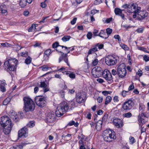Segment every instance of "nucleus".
Listing matches in <instances>:
<instances>
[{"instance_id": "obj_29", "label": "nucleus", "mask_w": 149, "mask_h": 149, "mask_svg": "<svg viewBox=\"0 0 149 149\" xmlns=\"http://www.w3.org/2000/svg\"><path fill=\"white\" fill-rule=\"evenodd\" d=\"M112 100L111 97L109 96H108L106 98V100L105 102V105H107L110 102H111Z\"/></svg>"}, {"instance_id": "obj_60", "label": "nucleus", "mask_w": 149, "mask_h": 149, "mask_svg": "<svg viewBox=\"0 0 149 149\" xmlns=\"http://www.w3.org/2000/svg\"><path fill=\"white\" fill-rule=\"evenodd\" d=\"M134 87L133 83H132L131 85L129 86L128 88V91H129L130 90H133L134 89Z\"/></svg>"}, {"instance_id": "obj_13", "label": "nucleus", "mask_w": 149, "mask_h": 149, "mask_svg": "<svg viewBox=\"0 0 149 149\" xmlns=\"http://www.w3.org/2000/svg\"><path fill=\"white\" fill-rule=\"evenodd\" d=\"M102 75V77L107 81H111L112 79L111 72L107 69H105L103 71Z\"/></svg>"}, {"instance_id": "obj_18", "label": "nucleus", "mask_w": 149, "mask_h": 149, "mask_svg": "<svg viewBox=\"0 0 149 149\" xmlns=\"http://www.w3.org/2000/svg\"><path fill=\"white\" fill-rule=\"evenodd\" d=\"M137 6V4L135 3L130 4L127 11L130 13H133L135 12L136 9L138 8Z\"/></svg>"}, {"instance_id": "obj_57", "label": "nucleus", "mask_w": 149, "mask_h": 149, "mask_svg": "<svg viewBox=\"0 0 149 149\" xmlns=\"http://www.w3.org/2000/svg\"><path fill=\"white\" fill-rule=\"evenodd\" d=\"M98 62V61L97 59H95L92 62V63L94 66H95L97 65Z\"/></svg>"}, {"instance_id": "obj_34", "label": "nucleus", "mask_w": 149, "mask_h": 149, "mask_svg": "<svg viewBox=\"0 0 149 149\" xmlns=\"http://www.w3.org/2000/svg\"><path fill=\"white\" fill-rule=\"evenodd\" d=\"M10 98H7L3 102V104L4 105H7L10 101Z\"/></svg>"}, {"instance_id": "obj_48", "label": "nucleus", "mask_w": 149, "mask_h": 149, "mask_svg": "<svg viewBox=\"0 0 149 149\" xmlns=\"http://www.w3.org/2000/svg\"><path fill=\"white\" fill-rule=\"evenodd\" d=\"M129 93V91H126L123 90V91L121 93V95L123 97H125Z\"/></svg>"}, {"instance_id": "obj_28", "label": "nucleus", "mask_w": 149, "mask_h": 149, "mask_svg": "<svg viewBox=\"0 0 149 149\" xmlns=\"http://www.w3.org/2000/svg\"><path fill=\"white\" fill-rule=\"evenodd\" d=\"M71 135L70 134H68L66 135L64 134L63 135L62 137L65 140L67 141H69L71 139Z\"/></svg>"}, {"instance_id": "obj_27", "label": "nucleus", "mask_w": 149, "mask_h": 149, "mask_svg": "<svg viewBox=\"0 0 149 149\" xmlns=\"http://www.w3.org/2000/svg\"><path fill=\"white\" fill-rule=\"evenodd\" d=\"M26 0H21L19 2V5L21 7H24L26 5Z\"/></svg>"}, {"instance_id": "obj_23", "label": "nucleus", "mask_w": 149, "mask_h": 149, "mask_svg": "<svg viewBox=\"0 0 149 149\" xmlns=\"http://www.w3.org/2000/svg\"><path fill=\"white\" fill-rule=\"evenodd\" d=\"M61 45H59V43L58 42H55L53 44L52 47L53 48H56L57 49H56V50L57 51L62 53L63 54H64V53H63L62 52H61V51H60V48L58 47H61Z\"/></svg>"}, {"instance_id": "obj_35", "label": "nucleus", "mask_w": 149, "mask_h": 149, "mask_svg": "<svg viewBox=\"0 0 149 149\" xmlns=\"http://www.w3.org/2000/svg\"><path fill=\"white\" fill-rule=\"evenodd\" d=\"M32 59L30 57L27 58L25 60V63L26 64H30L31 61Z\"/></svg>"}, {"instance_id": "obj_38", "label": "nucleus", "mask_w": 149, "mask_h": 149, "mask_svg": "<svg viewBox=\"0 0 149 149\" xmlns=\"http://www.w3.org/2000/svg\"><path fill=\"white\" fill-rule=\"evenodd\" d=\"M121 47L125 50H128L129 48L126 45L124 44H121L120 45Z\"/></svg>"}, {"instance_id": "obj_25", "label": "nucleus", "mask_w": 149, "mask_h": 149, "mask_svg": "<svg viewBox=\"0 0 149 149\" xmlns=\"http://www.w3.org/2000/svg\"><path fill=\"white\" fill-rule=\"evenodd\" d=\"M112 17L107 18H104L102 20L104 23H109L112 21Z\"/></svg>"}, {"instance_id": "obj_20", "label": "nucleus", "mask_w": 149, "mask_h": 149, "mask_svg": "<svg viewBox=\"0 0 149 149\" xmlns=\"http://www.w3.org/2000/svg\"><path fill=\"white\" fill-rule=\"evenodd\" d=\"M99 36L104 39L107 38L109 36L107 34L104 30H101L99 34Z\"/></svg>"}, {"instance_id": "obj_52", "label": "nucleus", "mask_w": 149, "mask_h": 149, "mask_svg": "<svg viewBox=\"0 0 149 149\" xmlns=\"http://www.w3.org/2000/svg\"><path fill=\"white\" fill-rule=\"evenodd\" d=\"M92 34L91 32H88L87 35V38L89 39H91L92 38Z\"/></svg>"}, {"instance_id": "obj_40", "label": "nucleus", "mask_w": 149, "mask_h": 149, "mask_svg": "<svg viewBox=\"0 0 149 149\" xmlns=\"http://www.w3.org/2000/svg\"><path fill=\"white\" fill-rule=\"evenodd\" d=\"M102 122L101 120H99L96 124V127H99L101 128L102 127Z\"/></svg>"}, {"instance_id": "obj_1", "label": "nucleus", "mask_w": 149, "mask_h": 149, "mask_svg": "<svg viewBox=\"0 0 149 149\" xmlns=\"http://www.w3.org/2000/svg\"><path fill=\"white\" fill-rule=\"evenodd\" d=\"M13 125L8 117L4 116L0 118V127L3 128V132L6 134H8L10 133Z\"/></svg>"}, {"instance_id": "obj_45", "label": "nucleus", "mask_w": 149, "mask_h": 149, "mask_svg": "<svg viewBox=\"0 0 149 149\" xmlns=\"http://www.w3.org/2000/svg\"><path fill=\"white\" fill-rule=\"evenodd\" d=\"M112 30L110 28H108L106 29L107 34L108 36L112 33Z\"/></svg>"}, {"instance_id": "obj_37", "label": "nucleus", "mask_w": 149, "mask_h": 149, "mask_svg": "<svg viewBox=\"0 0 149 149\" xmlns=\"http://www.w3.org/2000/svg\"><path fill=\"white\" fill-rule=\"evenodd\" d=\"M106 3L108 6V4L109 5L113 4V5L114 4V0H106Z\"/></svg>"}, {"instance_id": "obj_16", "label": "nucleus", "mask_w": 149, "mask_h": 149, "mask_svg": "<svg viewBox=\"0 0 149 149\" xmlns=\"http://www.w3.org/2000/svg\"><path fill=\"white\" fill-rule=\"evenodd\" d=\"M28 131L26 127H24L18 131V135L19 137H26L28 135Z\"/></svg>"}, {"instance_id": "obj_26", "label": "nucleus", "mask_w": 149, "mask_h": 149, "mask_svg": "<svg viewBox=\"0 0 149 149\" xmlns=\"http://www.w3.org/2000/svg\"><path fill=\"white\" fill-rule=\"evenodd\" d=\"M36 24H33L32 26L28 30V31L31 32L34 31L36 29Z\"/></svg>"}, {"instance_id": "obj_10", "label": "nucleus", "mask_w": 149, "mask_h": 149, "mask_svg": "<svg viewBox=\"0 0 149 149\" xmlns=\"http://www.w3.org/2000/svg\"><path fill=\"white\" fill-rule=\"evenodd\" d=\"M134 105V103L132 100H129L124 102L122 108L123 111H127L132 109Z\"/></svg>"}, {"instance_id": "obj_2", "label": "nucleus", "mask_w": 149, "mask_h": 149, "mask_svg": "<svg viewBox=\"0 0 149 149\" xmlns=\"http://www.w3.org/2000/svg\"><path fill=\"white\" fill-rule=\"evenodd\" d=\"M23 100L24 102V110L26 112L33 111L35 107L33 101L28 97H24Z\"/></svg>"}, {"instance_id": "obj_19", "label": "nucleus", "mask_w": 149, "mask_h": 149, "mask_svg": "<svg viewBox=\"0 0 149 149\" xmlns=\"http://www.w3.org/2000/svg\"><path fill=\"white\" fill-rule=\"evenodd\" d=\"M122 10L118 8H116L114 10V12L116 15H118L121 17L122 18L124 19L125 18L124 15L122 13Z\"/></svg>"}, {"instance_id": "obj_5", "label": "nucleus", "mask_w": 149, "mask_h": 149, "mask_svg": "<svg viewBox=\"0 0 149 149\" xmlns=\"http://www.w3.org/2000/svg\"><path fill=\"white\" fill-rule=\"evenodd\" d=\"M115 132L109 129H107L104 131L103 136L105 141L110 142L116 139Z\"/></svg>"}, {"instance_id": "obj_31", "label": "nucleus", "mask_w": 149, "mask_h": 149, "mask_svg": "<svg viewBox=\"0 0 149 149\" xmlns=\"http://www.w3.org/2000/svg\"><path fill=\"white\" fill-rule=\"evenodd\" d=\"M69 126H72L74 125L75 127H77L79 125V123L77 122L75 123L74 121L70 122L68 124Z\"/></svg>"}, {"instance_id": "obj_51", "label": "nucleus", "mask_w": 149, "mask_h": 149, "mask_svg": "<svg viewBox=\"0 0 149 149\" xmlns=\"http://www.w3.org/2000/svg\"><path fill=\"white\" fill-rule=\"evenodd\" d=\"M35 125L33 122H29L27 125V126L29 127H33Z\"/></svg>"}, {"instance_id": "obj_64", "label": "nucleus", "mask_w": 149, "mask_h": 149, "mask_svg": "<svg viewBox=\"0 0 149 149\" xmlns=\"http://www.w3.org/2000/svg\"><path fill=\"white\" fill-rule=\"evenodd\" d=\"M143 59L146 61H149V57L146 55H145L143 57Z\"/></svg>"}, {"instance_id": "obj_58", "label": "nucleus", "mask_w": 149, "mask_h": 149, "mask_svg": "<svg viewBox=\"0 0 149 149\" xmlns=\"http://www.w3.org/2000/svg\"><path fill=\"white\" fill-rule=\"evenodd\" d=\"M68 104L71 107H70L69 108V109H71L72 107H74V102L73 101H71L70 103H68Z\"/></svg>"}, {"instance_id": "obj_33", "label": "nucleus", "mask_w": 149, "mask_h": 149, "mask_svg": "<svg viewBox=\"0 0 149 149\" xmlns=\"http://www.w3.org/2000/svg\"><path fill=\"white\" fill-rule=\"evenodd\" d=\"M144 28L145 27H143L138 28L136 30V31L138 33H142L144 30Z\"/></svg>"}, {"instance_id": "obj_4", "label": "nucleus", "mask_w": 149, "mask_h": 149, "mask_svg": "<svg viewBox=\"0 0 149 149\" xmlns=\"http://www.w3.org/2000/svg\"><path fill=\"white\" fill-rule=\"evenodd\" d=\"M145 107L141 104L139 105L140 113L138 116V120L139 123L142 124H144L147 121V118L148 117V115L145 111Z\"/></svg>"}, {"instance_id": "obj_24", "label": "nucleus", "mask_w": 149, "mask_h": 149, "mask_svg": "<svg viewBox=\"0 0 149 149\" xmlns=\"http://www.w3.org/2000/svg\"><path fill=\"white\" fill-rule=\"evenodd\" d=\"M67 54H65V57H60L59 59V62H60L62 60H64L67 63V64L69 65V64L68 62V59L67 57Z\"/></svg>"}, {"instance_id": "obj_63", "label": "nucleus", "mask_w": 149, "mask_h": 149, "mask_svg": "<svg viewBox=\"0 0 149 149\" xmlns=\"http://www.w3.org/2000/svg\"><path fill=\"white\" fill-rule=\"evenodd\" d=\"M103 100V98L102 97H98L97 98V102L100 103L102 102Z\"/></svg>"}, {"instance_id": "obj_3", "label": "nucleus", "mask_w": 149, "mask_h": 149, "mask_svg": "<svg viewBox=\"0 0 149 149\" xmlns=\"http://www.w3.org/2000/svg\"><path fill=\"white\" fill-rule=\"evenodd\" d=\"M70 107H71L68 104L67 102L65 101L62 102L56 108V115L58 117L61 116L69 109Z\"/></svg>"}, {"instance_id": "obj_43", "label": "nucleus", "mask_w": 149, "mask_h": 149, "mask_svg": "<svg viewBox=\"0 0 149 149\" xmlns=\"http://www.w3.org/2000/svg\"><path fill=\"white\" fill-rule=\"evenodd\" d=\"M42 70L43 71H46L48 70L49 68L46 65H43L40 67Z\"/></svg>"}, {"instance_id": "obj_49", "label": "nucleus", "mask_w": 149, "mask_h": 149, "mask_svg": "<svg viewBox=\"0 0 149 149\" xmlns=\"http://www.w3.org/2000/svg\"><path fill=\"white\" fill-rule=\"evenodd\" d=\"M97 47H98V49H102L104 47V45L102 44H99L97 43L96 44Z\"/></svg>"}, {"instance_id": "obj_42", "label": "nucleus", "mask_w": 149, "mask_h": 149, "mask_svg": "<svg viewBox=\"0 0 149 149\" xmlns=\"http://www.w3.org/2000/svg\"><path fill=\"white\" fill-rule=\"evenodd\" d=\"M61 46L62 48H65V50L67 52V54L70 52V47H67L66 46Z\"/></svg>"}, {"instance_id": "obj_22", "label": "nucleus", "mask_w": 149, "mask_h": 149, "mask_svg": "<svg viewBox=\"0 0 149 149\" xmlns=\"http://www.w3.org/2000/svg\"><path fill=\"white\" fill-rule=\"evenodd\" d=\"M98 48H97L96 46L95 45L93 47L90 49L88 52V54H92L94 52L98 51Z\"/></svg>"}, {"instance_id": "obj_39", "label": "nucleus", "mask_w": 149, "mask_h": 149, "mask_svg": "<svg viewBox=\"0 0 149 149\" xmlns=\"http://www.w3.org/2000/svg\"><path fill=\"white\" fill-rule=\"evenodd\" d=\"M123 116L125 117L129 118L132 116V114L131 113L129 112L124 114Z\"/></svg>"}, {"instance_id": "obj_46", "label": "nucleus", "mask_w": 149, "mask_h": 149, "mask_svg": "<svg viewBox=\"0 0 149 149\" xmlns=\"http://www.w3.org/2000/svg\"><path fill=\"white\" fill-rule=\"evenodd\" d=\"M20 55L22 56L26 57L28 56L27 52L26 51L22 52L20 53Z\"/></svg>"}, {"instance_id": "obj_11", "label": "nucleus", "mask_w": 149, "mask_h": 149, "mask_svg": "<svg viewBox=\"0 0 149 149\" xmlns=\"http://www.w3.org/2000/svg\"><path fill=\"white\" fill-rule=\"evenodd\" d=\"M102 71L101 67H95L92 69L91 73L94 77H98L101 76Z\"/></svg>"}, {"instance_id": "obj_54", "label": "nucleus", "mask_w": 149, "mask_h": 149, "mask_svg": "<svg viewBox=\"0 0 149 149\" xmlns=\"http://www.w3.org/2000/svg\"><path fill=\"white\" fill-rule=\"evenodd\" d=\"M139 49L146 53H149V52L146 49L143 47H139Z\"/></svg>"}, {"instance_id": "obj_44", "label": "nucleus", "mask_w": 149, "mask_h": 149, "mask_svg": "<svg viewBox=\"0 0 149 149\" xmlns=\"http://www.w3.org/2000/svg\"><path fill=\"white\" fill-rule=\"evenodd\" d=\"M47 86V84L45 82H41L40 87L41 88H45Z\"/></svg>"}, {"instance_id": "obj_15", "label": "nucleus", "mask_w": 149, "mask_h": 149, "mask_svg": "<svg viewBox=\"0 0 149 149\" xmlns=\"http://www.w3.org/2000/svg\"><path fill=\"white\" fill-rule=\"evenodd\" d=\"M86 95L83 93H78L76 97L77 102L79 103L84 102L85 101Z\"/></svg>"}, {"instance_id": "obj_47", "label": "nucleus", "mask_w": 149, "mask_h": 149, "mask_svg": "<svg viewBox=\"0 0 149 149\" xmlns=\"http://www.w3.org/2000/svg\"><path fill=\"white\" fill-rule=\"evenodd\" d=\"M51 52V50L50 49H48L46 51H45L44 53V54L47 56H49Z\"/></svg>"}, {"instance_id": "obj_50", "label": "nucleus", "mask_w": 149, "mask_h": 149, "mask_svg": "<svg viewBox=\"0 0 149 149\" xmlns=\"http://www.w3.org/2000/svg\"><path fill=\"white\" fill-rule=\"evenodd\" d=\"M112 92L111 91H104L102 92V94L105 96H106L108 94H111Z\"/></svg>"}, {"instance_id": "obj_12", "label": "nucleus", "mask_w": 149, "mask_h": 149, "mask_svg": "<svg viewBox=\"0 0 149 149\" xmlns=\"http://www.w3.org/2000/svg\"><path fill=\"white\" fill-rule=\"evenodd\" d=\"M140 8V7L137 8L138 18L140 20H142L147 16L148 13L146 11H139Z\"/></svg>"}, {"instance_id": "obj_32", "label": "nucleus", "mask_w": 149, "mask_h": 149, "mask_svg": "<svg viewBox=\"0 0 149 149\" xmlns=\"http://www.w3.org/2000/svg\"><path fill=\"white\" fill-rule=\"evenodd\" d=\"M71 37L69 36H64L62 38V40L64 42L68 41L70 38Z\"/></svg>"}, {"instance_id": "obj_55", "label": "nucleus", "mask_w": 149, "mask_h": 149, "mask_svg": "<svg viewBox=\"0 0 149 149\" xmlns=\"http://www.w3.org/2000/svg\"><path fill=\"white\" fill-rule=\"evenodd\" d=\"M102 3V1L101 0H96L94 1V4L97 5Z\"/></svg>"}, {"instance_id": "obj_30", "label": "nucleus", "mask_w": 149, "mask_h": 149, "mask_svg": "<svg viewBox=\"0 0 149 149\" xmlns=\"http://www.w3.org/2000/svg\"><path fill=\"white\" fill-rule=\"evenodd\" d=\"M23 146L20 145L14 146L11 147L9 149H22Z\"/></svg>"}, {"instance_id": "obj_14", "label": "nucleus", "mask_w": 149, "mask_h": 149, "mask_svg": "<svg viewBox=\"0 0 149 149\" xmlns=\"http://www.w3.org/2000/svg\"><path fill=\"white\" fill-rule=\"evenodd\" d=\"M56 115L53 113H49L47 116L46 122L47 123L54 122L55 120Z\"/></svg>"}, {"instance_id": "obj_59", "label": "nucleus", "mask_w": 149, "mask_h": 149, "mask_svg": "<svg viewBox=\"0 0 149 149\" xmlns=\"http://www.w3.org/2000/svg\"><path fill=\"white\" fill-rule=\"evenodd\" d=\"M115 76V75L117 74V71L116 70L114 69H113L111 70V74Z\"/></svg>"}, {"instance_id": "obj_41", "label": "nucleus", "mask_w": 149, "mask_h": 149, "mask_svg": "<svg viewBox=\"0 0 149 149\" xmlns=\"http://www.w3.org/2000/svg\"><path fill=\"white\" fill-rule=\"evenodd\" d=\"M129 139L131 144H133L134 143L135 141V140L134 137L131 136L130 138Z\"/></svg>"}, {"instance_id": "obj_53", "label": "nucleus", "mask_w": 149, "mask_h": 149, "mask_svg": "<svg viewBox=\"0 0 149 149\" xmlns=\"http://www.w3.org/2000/svg\"><path fill=\"white\" fill-rule=\"evenodd\" d=\"M99 34L98 30L96 29L94 30L93 32V34L94 36H99Z\"/></svg>"}, {"instance_id": "obj_21", "label": "nucleus", "mask_w": 149, "mask_h": 149, "mask_svg": "<svg viewBox=\"0 0 149 149\" xmlns=\"http://www.w3.org/2000/svg\"><path fill=\"white\" fill-rule=\"evenodd\" d=\"M10 116L11 118H12L14 120L16 121H17L18 119V116L16 113L15 111H13L10 114Z\"/></svg>"}, {"instance_id": "obj_36", "label": "nucleus", "mask_w": 149, "mask_h": 149, "mask_svg": "<svg viewBox=\"0 0 149 149\" xmlns=\"http://www.w3.org/2000/svg\"><path fill=\"white\" fill-rule=\"evenodd\" d=\"M48 2L47 0H45L44 2L41 3V6L43 8H45L47 6V3Z\"/></svg>"}, {"instance_id": "obj_62", "label": "nucleus", "mask_w": 149, "mask_h": 149, "mask_svg": "<svg viewBox=\"0 0 149 149\" xmlns=\"http://www.w3.org/2000/svg\"><path fill=\"white\" fill-rule=\"evenodd\" d=\"M77 20V18H76V17L74 18V19H73V20L72 21H71V24L72 25L74 24L75 23Z\"/></svg>"}, {"instance_id": "obj_56", "label": "nucleus", "mask_w": 149, "mask_h": 149, "mask_svg": "<svg viewBox=\"0 0 149 149\" xmlns=\"http://www.w3.org/2000/svg\"><path fill=\"white\" fill-rule=\"evenodd\" d=\"M113 100L114 102H117L119 101L118 97V96H116L114 97Z\"/></svg>"}, {"instance_id": "obj_7", "label": "nucleus", "mask_w": 149, "mask_h": 149, "mask_svg": "<svg viewBox=\"0 0 149 149\" xmlns=\"http://www.w3.org/2000/svg\"><path fill=\"white\" fill-rule=\"evenodd\" d=\"M119 58L115 55H108L105 58L106 63L109 66H111L116 64Z\"/></svg>"}, {"instance_id": "obj_17", "label": "nucleus", "mask_w": 149, "mask_h": 149, "mask_svg": "<svg viewBox=\"0 0 149 149\" xmlns=\"http://www.w3.org/2000/svg\"><path fill=\"white\" fill-rule=\"evenodd\" d=\"M113 123L117 128H120L123 125L122 120L116 118L113 119Z\"/></svg>"}, {"instance_id": "obj_9", "label": "nucleus", "mask_w": 149, "mask_h": 149, "mask_svg": "<svg viewBox=\"0 0 149 149\" xmlns=\"http://www.w3.org/2000/svg\"><path fill=\"white\" fill-rule=\"evenodd\" d=\"M126 66L123 64L119 65L117 68V74L121 78L124 77L126 74Z\"/></svg>"}, {"instance_id": "obj_8", "label": "nucleus", "mask_w": 149, "mask_h": 149, "mask_svg": "<svg viewBox=\"0 0 149 149\" xmlns=\"http://www.w3.org/2000/svg\"><path fill=\"white\" fill-rule=\"evenodd\" d=\"M46 97L42 96H36L35 98V101L37 106L42 107L46 105Z\"/></svg>"}, {"instance_id": "obj_6", "label": "nucleus", "mask_w": 149, "mask_h": 149, "mask_svg": "<svg viewBox=\"0 0 149 149\" xmlns=\"http://www.w3.org/2000/svg\"><path fill=\"white\" fill-rule=\"evenodd\" d=\"M17 62V60L15 59H9L4 62V65L5 67L9 70L14 71L16 69Z\"/></svg>"}, {"instance_id": "obj_61", "label": "nucleus", "mask_w": 149, "mask_h": 149, "mask_svg": "<svg viewBox=\"0 0 149 149\" xmlns=\"http://www.w3.org/2000/svg\"><path fill=\"white\" fill-rule=\"evenodd\" d=\"M5 86H3L2 85H1V90L3 92L6 91V88L4 87Z\"/></svg>"}]
</instances>
